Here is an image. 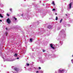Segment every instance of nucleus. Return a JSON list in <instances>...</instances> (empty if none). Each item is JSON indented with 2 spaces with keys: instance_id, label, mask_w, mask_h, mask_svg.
<instances>
[{
  "instance_id": "f03ea898",
  "label": "nucleus",
  "mask_w": 73,
  "mask_h": 73,
  "mask_svg": "<svg viewBox=\"0 0 73 73\" xmlns=\"http://www.w3.org/2000/svg\"><path fill=\"white\" fill-rule=\"evenodd\" d=\"M7 23L8 24H11V21L10 19H9V18H8L7 19Z\"/></svg>"
},
{
  "instance_id": "0eeeda50",
  "label": "nucleus",
  "mask_w": 73,
  "mask_h": 73,
  "mask_svg": "<svg viewBox=\"0 0 73 73\" xmlns=\"http://www.w3.org/2000/svg\"><path fill=\"white\" fill-rule=\"evenodd\" d=\"M52 4H53L54 5H55V4H54V1H53L52 3Z\"/></svg>"
},
{
  "instance_id": "bb28decb",
  "label": "nucleus",
  "mask_w": 73,
  "mask_h": 73,
  "mask_svg": "<svg viewBox=\"0 0 73 73\" xmlns=\"http://www.w3.org/2000/svg\"><path fill=\"white\" fill-rule=\"evenodd\" d=\"M65 15H66V16H68V15L67 14H66Z\"/></svg>"
},
{
  "instance_id": "f257e3e1",
  "label": "nucleus",
  "mask_w": 73,
  "mask_h": 73,
  "mask_svg": "<svg viewBox=\"0 0 73 73\" xmlns=\"http://www.w3.org/2000/svg\"><path fill=\"white\" fill-rule=\"evenodd\" d=\"M58 71L60 73H62L65 71V69H62V70H59Z\"/></svg>"
},
{
  "instance_id": "a878e982",
  "label": "nucleus",
  "mask_w": 73,
  "mask_h": 73,
  "mask_svg": "<svg viewBox=\"0 0 73 73\" xmlns=\"http://www.w3.org/2000/svg\"><path fill=\"white\" fill-rule=\"evenodd\" d=\"M23 16V14H22V16Z\"/></svg>"
},
{
  "instance_id": "7ed1b4c3",
  "label": "nucleus",
  "mask_w": 73,
  "mask_h": 73,
  "mask_svg": "<svg viewBox=\"0 0 73 73\" xmlns=\"http://www.w3.org/2000/svg\"><path fill=\"white\" fill-rule=\"evenodd\" d=\"M14 70L16 71L17 72H18L19 70V69L17 68H14Z\"/></svg>"
},
{
  "instance_id": "20e7f679",
  "label": "nucleus",
  "mask_w": 73,
  "mask_h": 73,
  "mask_svg": "<svg viewBox=\"0 0 73 73\" xmlns=\"http://www.w3.org/2000/svg\"><path fill=\"white\" fill-rule=\"evenodd\" d=\"M72 3H71L69 4V7L70 9H71L72 8Z\"/></svg>"
},
{
  "instance_id": "aec40b11",
  "label": "nucleus",
  "mask_w": 73,
  "mask_h": 73,
  "mask_svg": "<svg viewBox=\"0 0 73 73\" xmlns=\"http://www.w3.org/2000/svg\"><path fill=\"white\" fill-rule=\"evenodd\" d=\"M38 69H41V67H38Z\"/></svg>"
},
{
  "instance_id": "1a4fd4ad",
  "label": "nucleus",
  "mask_w": 73,
  "mask_h": 73,
  "mask_svg": "<svg viewBox=\"0 0 73 73\" xmlns=\"http://www.w3.org/2000/svg\"><path fill=\"white\" fill-rule=\"evenodd\" d=\"M55 20H58V17H56Z\"/></svg>"
},
{
  "instance_id": "2eb2a0df",
  "label": "nucleus",
  "mask_w": 73,
  "mask_h": 73,
  "mask_svg": "<svg viewBox=\"0 0 73 73\" xmlns=\"http://www.w3.org/2000/svg\"><path fill=\"white\" fill-rule=\"evenodd\" d=\"M10 11H12V9H10Z\"/></svg>"
},
{
  "instance_id": "b1692460",
  "label": "nucleus",
  "mask_w": 73,
  "mask_h": 73,
  "mask_svg": "<svg viewBox=\"0 0 73 73\" xmlns=\"http://www.w3.org/2000/svg\"><path fill=\"white\" fill-rule=\"evenodd\" d=\"M6 30H7L8 29L7 28H6Z\"/></svg>"
},
{
  "instance_id": "a211bd4d",
  "label": "nucleus",
  "mask_w": 73,
  "mask_h": 73,
  "mask_svg": "<svg viewBox=\"0 0 73 73\" xmlns=\"http://www.w3.org/2000/svg\"><path fill=\"white\" fill-rule=\"evenodd\" d=\"M8 61H13V60H8Z\"/></svg>"
},
{
  "instance_id": "9d476101",
  "label": "nucleus",
  "mask_w": 73,
  "mask_h": 73,
  "mask_svg": "<svg viewBox=\"0 0 73 73\" xmlns=\"http://www.w3.org/2000/svg\"><path fill=\"white\" fill-rule=\"evenodd\" d=\"M48 28H51V26H49L48 27Z\"/></svg>"
},
{
  "instance_id": "dca6fc26",
  "label": "nucleus",
  "mask_w": 73,
  "mask_h": 73,
  "mask_svg": "<svg viewBox=\"0 0 73 73\" xmlns=\"http://www.w3.org/2000/svg\"><path fill=\"white\" fill-rule=\"evenodd\" d=\"M15 56H17V54H15Z\"/></svg>"
},
{
  "instance_id": "412c9836",
  "label": "nucleus",
  "mask_w": 73,
  "mask_h": 73,
  "mask_svg": "<svg viewBox=\"0 0 73 73\" xmlns=\"http://www.w3.org/2000/svg\"><path fill=\"white\" fill-rule=\"evenodd\" d=\"M0 22H2V20H0Z\"/></svg>"
},
{
  "instance_id": "6e6552de",
  "label": "nucleus",
  "mask_w": 73,
  "mask_h": 73,
  "mask_svg": "<svg viewBox=\"0 0 73 73\" xmlns=\"http://www.w3.org/2000/svg\"><path fill=\"white\" fill-rule=\"evenodd\" d=\"M62 19H61V20L60 21V23H62Z\"/></svg>"
},
{
  "instance_id": "f3484780",
  "label": "nucleus",
  "mask_w": 73,
  "mask_h": 73,
  "mask_svg": "<svg viewBox=\"0 0 73 73\" xmlns=\"http://www.w3.org/2000/svg\"><path fill=\"white\" fill-rule=\"evenodd\" d=\"M27 66H29V64H27Z\"/></svg>"
},
{
  "instance_id": "4468645a",
  "label": "nucleus",
  "mask_w": 73,
  "mask_h": 73,
  "mask_svg": "<svg viewBox=\"0 0 73 73\" xmlns=\"http://www.w3.org/2000/svg\"><path fill=\"white\" fill-rule=\"evenodd\" d=\"M55 10H56V9H52V11H55Z\"/></svg>"
},
{
  "instance_id": "f8f14e48",
  "label": "nucleus",
  "mask_w": 73,
  "mask_h": 73,
  "mask_svg": "<svg viewBox=\"0 0 73 73\" xmlns=\"http://www.w3.org/2000/svg\"><path fill=\"white\" fill-rule=\"evenodd\" d=\"M42 52H45V50L43 49L42 50Z\"/></svg>"
},
{
  "instance_id": "4be33fe9",
  "label": "nucleus",
  "mask_w": 73,
  "mask_h": 73,
  "mask_svg": "<svg viewBox=\"0 0 73 73\" xmlns=\"http://www.w3.org/2000/svg\"><path fill=\"white\" fill-rule=\"evenodd\" d=\"M7 32H6V36H7Z\"/></svg>"
},
{
  "instance_id": "9b49d317",
  "label": "nucleus",
  "mask_w": 73,
  "mask_h": 73,
  "mask_svg": "<svg viewBox=\"0 0 73 73\" xmlns=\"http://www.w3.org/2000/svg\"><path fill=\"white\" fill-rule=\"evenodd\" d=\"M30 41L31 42H32V39L31 38L30 39Z\"/></svg>"
},
{
  "instance_id": "c85d7f7f",
  "label": "nucleus",
  "mask_w": 73,
  "mask_h": 73,
  "mask_svg": "<svg viewBox=\"0 0 73 73\" xmlns=\"http://www.w3.org/2000/svg\"><path fill=\"white\" fill-rule=\"evenodd\" d=\"M72 56L73 57V55H72Z\"/></svg>"
},
{
  "instance_id": "423d86ee",
  "label": "nucleus",
  "mask_w": 73,
  "mask_h": 73,
  "mask_svg": "<svg viewBox=\"0 0 73 73\" xmlns=\"http://www.w3.org/2000/svg\"><path fill=\"white\" fill-rule=\"evenodd\" d=\"M0 17H1V18H3V15H1V14H0Z\"/></svg>"
},
{
  "instance_id": "6ab92c4d",
  "label": "nucleus",
  "mask_w": 73,
  "mask_h": 73,
  "mask_svg": "<svg viewBox=\"0 0 73 73\" xmlns=\"http://www.w3.org/2000/svg\"><path fill=\"white\" fill-rule=\"evenodd\" d=\"M7 16H9V15L8 14H7Z\"/></svg>"
},
{
  "instance_id": "ddd939ff",
  "label": "nucleus",
  "mask_w": 73,
  "mask_h": 73,
  "mask_svg": "<svg viewBox=\"0 0 73 73\" xmlns=\"http://www.w3.org/2000/svg\"><path fill=\"white\" fill-rule=\"evenodd\" d=\"M14 19L15 20H17V18L14 17Z\"/></svg>"
},
{
  "instance_id": "5701e85b",
  "label": "nucleus",
  "mask_w": 73,
  "mask_h": 73,
  "mask_svg": "<svg viewBox=\"0 0 73 73\" xmlns=\"http://www.w3.org/2000/svg\"><path fill=\"white\" fill-rule=\"evenodd\" d=\"M38 73V71H36V73Z\"/></svg>"
},
{
  "instance_id": "cd10ccee",
  "label": "nucleus",
  "mask_w": 73,
  "mask_h": 73,
  "mask_svg": "<svg viewBox=\"0 0 73 73\" xmlns=\"http://www.w3.org/2000/svg\"><path fill=\"white\" fill-rule=\"evenodd\" d=\"M55 15H57V13H56Z\"/></svg>"
},
{
  "instance_id": "393cba45",
  "label": "nucleus",
  "mask_w": 73,
  "mask_h": 73,
  "mask_svg": "<svg viewBox=\"0 0 73 73\" xmlns=\"http://www.w3.org/2000/svg\"><path fill=\"white\" fill-rule=\"evenodd\" d=\"M17 59H19V58H17Z\"/></svg>"
},
{
  "instance_id": "39448f33",
  "label": "nucleus",
  "mask_w": 73,
  "mask_h": 73,
  "mask_svg": "<svg viewBox=\"0 0 73 73\" xmlns=\"http://www.w3.org/2000/svg\"><path fill=\"white\" fill-rule=\"evenodd\" d=\"M50 47L52 48V49H54V47H53V44H50Z\"/></svg>"
}]
</instances>
